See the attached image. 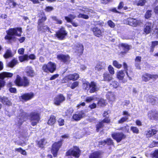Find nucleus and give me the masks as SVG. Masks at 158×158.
<instances>
[{
  "label": "nucleus",
  "mask_w": 158,
  "mask_h": 158,
  "mask_svg": "<svg viewBox=\"0 0 158 158\" xmlns=\"http://www.w3.org/2000/svg\"><path fill=\"white\" fill-rule=\"evenodd\" d=\"M0 102L3 105L7 106H11L12 103L8 98L6 96L1 97L0 96Z\"/></svg>",
  "instance_id": "obj_16"
},
{
  "label": "nucleus",
  "mask_w": 158,
  "mask_h": 158,
  "mask_svg": "<svg viewBox=\"0 0 158 158\" xmlns=\"http://www.w3.org/2000/svg\"><path fill=\"white\" fill-rule=\"evenodd\" d=\"M113 65L116 67L117 68L119 69L121 68L122 67V65L119 64L118 62L115 60L113 62Z\"/></svg>",
  "instance_id": "obj_53"
},
{
  "label": "nucleus",
  "mask_w": 158,
  "mask_h": 158,
  "mask_svg": "<svg viewBox=\"0 0 158 158\" xmlns=\"http://www.w3.org/2000/svg\"><path fill=\"white\" fill-rule=\"evenodd\" d=\"M89 158H99V152H94L91 153L89 156Z\"/></svg>",
  "instance_id": "obj_38"
},
{
  "label": "nucleus",
  "mask_w": 158,
  "mask_h": 158,
  "mask_svg": "<svg viewBox=\"0 0 158 158\" xmlns=\"http://www.w3.org/2000/svg\"><path fill=\"white\" fill-rule=\"evenodd\" d=\"M106 96L107 99L111 103L115 101L116 99L115 96L113 93H109L106 94Z\"/></svg>",
  "instance_id": "obj_22"
},
{
  "label": "nucleus",
  "mask_w": 158,
  "mask_h": 158,
  "mask_svg": "<svg viewBox=\"0 0 158 158\" xmlns=\"http://www.w3.org/2000/svg\"><path fill=\"white\" fill-rule=\"evenodd\" d=\"M121 46L124 51V52H125V53L127 52L130 49L129 46L127 44H121Z\"/></svg>",
  "instance_id": "obj_40"
},
{
  "label": "nucleus",
  "mask_w": 158,
  "mask_h": 158,
  "mask_svg": "<svg viewBox=\"0 0 158 158\" xmlns=\"http://www.w3.org/2000/svg\"><path fill=\"white\" fill-rule=\"evenodd\" d=\"M12 53L11 50L7 49L3 56L5 59H8L12 56Z\"/></svg>",
  "instance_id": "obj_28"
},
{
  "label": "nucleus",
  "mask_w": 158,
  "mask_h": 158,
  "mask_svg": "<svg viewBox=\"0 0 158 158\" xmlns=\"http://www.w3.org/2000/svg\"><path fill=\"white\" fill-rule=\"evenodd\" d=\"M58 125L60 126H62L64 125V120L61 118H59L57 121Z\"/></svg>",
  "instance_id": "obj_51"
},
{
  "label": "nucleus",
  "mask_w": 158,
  "mask_h": 158,
  "mask_svg": "<svg viewBox=\"0 0 158 158\" xmlns=\"http://www.w3.org/2000/svg\"><path fill=\"white\" fill-rule=\"evenodd\" d=\"M111 85H112V86L115 88H117L118 85V82L115 81H114L112 82L110 84Z\"/></svg>",
  "instance_id": "obj_57"
},
{
  "label": "nucleus",
  "mask_w": 158,
  "mask_h": 158,
  "mask_svg": "<svg viewBox=\"0 0 158 158\" xmlns=\"http://www.w3.org/2000/svg\"><path fill=\"white\" fill-rule=\"evenodd\" d=\"M154 25L152 23L148 22L145 25L144 31L146 34L150 33L151 30L154 27Z\"/></svg>",
  "instance_id": "obj_18"
},
{
  "label": "nucleus",
  "mask_w": 158,
  "mask_h": 158,
  "mask_svg": "<svg viewBox=\"0 0 158 158\" xmlns=\"http://www.w3.org/2000/svg\"><path fill=\"white\" fill-rule=\"evenodd\" d=\"M5 83L6 82L4 80L0 79V90L2 87L5 86Z\"/></svg>",
  "instance_id": "obj_60"
},
{
  "label": "nucleus",
  "mask_w": 158,
  "mask_h": 158,
  "mask_svg": "<svg viewBox=\"0 0 158 158\" xmlns=\"http://www.w3.org/2000/svg\"><path fill=\"white\" fill-rule=\"evenodd\" d=\"M37 17L39 18L37 21V30L38 31L45 32L47 30L49 31V28L45 25V22L47 20V17L44 12L42 11L39 13Z\"/></svg>",
  "instance_id": "obj_2"
},
{
  "label": "nucleus",
  "mask_w": 158,
  "mask_h": 158,
  "mask_svg": "<svg viewBox=\"0 0 158 158\" xmlns=\"http://www.w3.org/2000/svg\"><path fill=\"white\" fill-rule=\"evenodd\" d=\"M36 143L37 146L42 149L44 148L47 142L45 138H43L39 140H36Z\"/></svg>",
  "instance_id": "obj_17"
},
{
  "label": "nucleus",
  "mask_w": 158,
  "mask_h": 158,
  "mask_svg": "<svg viewBox=\"0 0 158 158\" xmlns=\"http://www.w3.org/2000/svg\"><path fill=\"white\" fill-rule=\"evenodd\" d=\"M100 143L102 145H105L106 143L108 145H111L113 144V142L111 139L109 138L107 139L106 140L102 141L101 142H99V144Z\"/></svg>",
  "instance_id": "obj_33"
},
{
  "label": "nucleus",
  "mask_w": 158,
  "mask_h": 158,
  "mask_svg": "<svg viewBox=\"0 0 158 158\" xmlns=\"http://www.w3.org/2000/svg\"><path fill=\"white\" fill-rule=\"evenodd\" d=\"M152 10H148L146 12L145 14V18L146 19H148L152 15Z\"/></svg>",
  "instance_id": "obj_48"
},
{
  "label": "nucleus",
  "mask_w": 158,
  "mask_h": 158,
  "mask_svg": "<svg viewBox=\"0 0 158 158\" xmlns=\"http://www.w3.org/2000/svg\"><path fill=\"white\" fill-rule=\"evenodd\" d=\"M51 18L53 21L56 22V23L57 24H61L62 23V21L59 19L56 16H52Z\"/></svg>",
  "instance_id": "obj_37"
},
{
  "label": "nucleus",
  "mask_w": 158,
  "mask_h": 158,
  "mask_svg": "<svg viewBox=\"0 0 158 158\" xmlns=\"http://www.w3.org/2000/svg\"><path fill=\"white\" fill-rule=\"evenodd\" d=\"M124 3L123 2H120L118 6V10H120L123 8V6H124Z\"/></svg>",
  "instance_id": "obj_64"
},
{
  "label": "nucleus",
  "mask_w": 158,
  "mask_h": 158,
  "mask_svg": "<svg viewBox=\"0 0 158 158\" xmlns=\"http://www.w3.org/2000/svg\"><path fill=\"white\" fill-rule=\"evenodd\" d=\"M150 156L152 158H158V149L156 150L153 153H151Z\"/></svg>",
  "instance_id": "obj_45"
},
{
  "label": "nucleus",
  "mask_w": 158,
  "mask_h": 158,
  "mask_svg": "<svg viewBox=\"0 0 158 158\" xmlns=\"http://www.w3.org/2000/svg\"><path fill=\"white\" fill-rule=\"evenodd\" d=\"M148 116L150 118L158 120V111L153 113L152 111H150L148 113Z\"/></svg>",
  "instance_id": "obj_24"
},
{
  "label": "nucleus",
  "mask_w": 158,
  "mask_h": 158,
  "mask_svg": "<svg viewBox=\"0 0 158 158\" xmlns=\"http://www.w3.org/2000/svg\"><path fill=\"white\" fill-rule=\"evenodd\" d=\"M108 69L109 73L113 75L114 73V69L111 65H109L108 68Z\"/></svg>",
  "instance_id": "obj_55"
},
{
  "label": "nucleus",
  "mask_w": 158,
  "mask_h": 158,
  "mask_svg": "<svg viewBox=\"0 0 158 158\" xmlns=\"http://www.w3.org/2000/svg\"><path fill=\"white\" fill-rule=\"evenodd\" d=\"M113 138L117 142H120L123 139L126 137V136L122 132L114 133L112 134Z\"/></svg>",
  "instance_id": "obj_13"
},
{
  "label": "nucleus",
  "mask_w": 158,
  "mask_h": 158,
  "mask_svg": "<svg viewBox=\"0 0 158 158\" xmlns=\"http://www.w3.org/2000/svg\"><path fill=\"white\" fill-rule=\"evenodd\" d=\"M27 77H33L35 75V74L33 68L31 66H27L25 70Z\"/></svg>",
  "instance_id": "obj_14"
},
{
  "label": "nucleus",
  "mask_w": 158,
  "mask_h": 158,
  "mask_svg": "<svg viewBox=\"0 0 158 158\" xmlns=\"http://www.w3.org/2000/svg\"><path fill=\"white\" fill-rule=\"evenodd\" d=\"M142 79L143 81L147 82L150 79V74L148 73H145L143 74Z\"/></svg>",
  "instance_id": "obj_29"
},
{
  "label": "nucleus",
  "mask_w": 158,
  "mask_h": 158,
  "mask_svg": "<svg viewBox=\"0 0 158 158\" xmlns=\"http://www.w3.org/2000/svg\"><path fill=\"white\" fill-rule=\"evenodd\" d=\"M9 2L10 4V3H11V6H12V8H14L17 5L16 3L13 0H9Z\"/></svg>",
  "instance_id": "obj_58"
},
{
  "label": "nucleus",
  "mask_w": 158,
  "mask_h": 158,
  "mask_svg": "<svg viewBox=\"0 0 158 158\" xmlns=\"http://www.w3.org/2000/svg\"><path fill=\"white\" fill-rule=\"evenodd\" d=\"M68 35V32L65 28L62 27L59 28L55 34V37L59 40H63L65 39Z\"/></svg>",
  "instance_id": "obj_7"
},
{
  "label": "nucleus",
  "mask_w": 158,
  "mask_h": 158,
  "mask_svg": "<svg viewBox=\"0 0 158 158\" xmlns=\"http://www.w3.org/2000/svg\"><path fill=\"white\" fill-rule=\"evenodd\" d=\"M125 73L123 70L119 71L117 73V77L119 80H122L125 76Z\"/></svg>",
  "instance_id": "obj_34"
},
{
  "label": "nucleus",
  "mask_w": 158,
  "mask_h": 158,
  "mask_svg": "<svg viewBox=\"0 0 158 158\" xmlns=\"http://www.w3.org/2000/svg\"><path fill=\"white\" fill-rule=\"evenodd\" d=\"M18 63L17 60L15 58H13L8 64V66L10 68L13 67L15 65Z\"/></svg>",
  "instance_id": "obj_27"
},
{
  "label": "nucleus",
  "mask_w": 158,
  "mask_h": 158,
  "mask_svg": "<svg viewBox=\"0 0 158 158\" xmlns=\"http://www.w3.org/2000/svg\"><path fill=\"white\" fill-rule=\"evenodd\" d=\"M9 90L11 93H16L17 92V89L15 88L10 87L9 88Z\"/></svg>",
  "instance_id": "obj_63"
},
{
  "label": "nucleus",
  "mask_w": 158,
  "mask_h": 158,
  "mask_svg": "<svg viewBox=\"0 0 158 158\" xmlns=\"http://www.w3.org/2000/svg\"><path fill=\"white\" fill-rule=\"evenodd\" d=\"M79 18H82L85 19H88L89 17L88 15H85L84 14L80 13L78 16Z\"/></svg>",
  "instance_id": "obj_47"
},
{
  "label": "nucleus",
  "mask_w": 158,
  "mask_h": 158,
  "mask_svg": "<svg viewBox=\"0 0 158 158\" xmlns=\"http://www.w3.org/2000/svg\"><path fill=\"white\" fill-rule=\"evenodd\" d=\"M31 121H35L39 122L40 120V114L37 112H32L30 114Z\"/></svg>",
  "instance_id": "obj_15"
},
{
  "label": "nucleus",
  "mask_w": 158,
  "mask_h": 158,
  "mask_svg": "<svg viewBox=\"0 0 158 158\" xmlns=\"http://www.w3.org/2000/svg\"><path fill=\"white\" fill-rule=\"evenodd\" d=\"M123 68L124 69V71H125V73H126L127 76L129 78L130 80H131V78L130 76L131 74H129L127 72L128 65H127V64L126 63H125V62L123 63Z\"/></svg>",
  "instance_id": "obj_36"
},
{
  "label": "nucleus",
  "mask_w": 158,
  "mask_h": 158,
  "mask_svg": "<svg viewBox=\"0 0 158 158\" xmlns=\"http://www.w3.org/2000/svg\"><path fill=\"white\" fill-rule=\"evenodd\" d=\"M84 87H85V90H88L91 88L89 90V93H92L94 92L96 90V86L94 81H91L90 83L89 82L86 81L83 83Z\"/></svg>",
  "instance_id": "obj_9"
},
{
  "label": "nucleus",
  "mask_w": 158,
  "mask_h": 158,
  "mask_svg": "<svg viewBox=\"0 0 158 158\" xmlns=\"http://www.w3.org/2000/svg\"><path fill=\"white\" fill-rule=\"evenodd\" d=\"M70 81H75L77 80L80 77L79 74L77 73H74L68 75Z\"/></svg>",
  "instance_id": "obj_25"
},
{
  "label": "nucleus",
  "mask_w": 158,
  "mask_h": 158,
  "mask_svg": "<svg viewBox=\"0 0 158 158\" xmlns=\"http://www.w3.org/2000/svg\"><path fill=\"white\" fill-rule=\"evenodd\" d=\"M126 23L130 26L135 27L140 25L142 23L140 19H137L132 18H128L126 20Z\"/></svg>",
  "instance_id": "obj_10"
},
{
  "label": "nucleus",
  "mask_w": 158,
  "mask_h": 158,
  "mask_svg": "<svg viewBox=\"0 0 158 158\" xmlns=\"http://www.w3.org/2000/svg\"><path fill=\"white\" fill-rule=\"evenodd\" d=\"M103 79L105 81H109L112 80L113 77L112 76L108 73H104L103 75Z\"/></svg>",
  "instance_id": "obj_31"
},
{
  "label": "nucleus",
  "mask_w": 158,
  "mask_h": 158,
  "mask_svg": "<svg viewBox=\"0 0 158 158\" xmlns=\"http://www.w3.org/2000/svg\"><path fill=\"white\" fill-rule=\"evenodd\" d=\"M156 130L149 129L148 130L146 133V136L148 137H150L155 134L158 131V125L156 126Z\"/></svg>",
  "instance_id": "obj_23"
},
{
  "label": "nucleus",
  "mask_w": 158,
  "mask_h": 158,
  "mask_svg": "<svg viewBox=\"0 0 158 158\" xmlns=\"http://www.w3.org/2000/svg\"><path fill=\"white\" fill-rule=\"evenodd\" d=\"M62 82L63 83H66L68 81H70L69 78L67 75L65 76L62 80Z\"/></svg>",
  "instance_id": "obj_52"
},
{
  "label": "nucleus",
  "mask_w": 158,
  "mask_h": 158,
  "mask_svg": "<svg viewBox=\"0 0 158 158\" xmlns=\"http://www.w3.org/2000/svg\"><path fill=\"white\" fill-rule=\"evenodd\" d=\"M150 79H152L155 80L158 78V75L157 74H150Z\"/></svg>",
  "instance_id": "obj_62"
},
{
  "label": "nucleus",
  "mask_w": 158,
  "mask_h": 158,
  "mask_svg": "<svg viewBox=\"0 0 158 158\" xmlns=\"http://www.w3.org/2000/svg\"><path fill=\"white\" fill-rule=\"evenodd\" d=\"M141 57L139 56H136L135 60V66L136 69H140V64Z\"/></svg>",
  "instance_id": "obj_26"
},
{
  "label": "nucleus",
  "mask_w": 158,
  "mask_h": 158,
  "mask_svg": "<svg viewBox=\"0 0 158 158\" xmlns=\"http://www.w3.org/2000/svg\"><path fill=\"white\" fill-rule=\"evenodd\" d=\"M7 34L4 39L8 41V43L11 44L12 42H15L17 38L15 36L20 37L21 36L22 29L21 27H17L10 28L6 31Z\"/></svg>",
  "instance_id": "obj_1"
},
{
  "label": "nucleus",
  "mask_w": 158,
  "mask_h": 158,
  "mask_svg": "<svg viewBox=\"0 0 158 158\" xmlns=\"http://www.w3.org/2000/svg\"><path fill=\"white\" fill-rule=\"evenodd\" d=\"M13 74L8 72H2L0 73V79L4 80L5 78H11L12 77Z\"/></svg>",
  "instance_id": "obj_19"
},
{
  "label": "nucleus",
  "mask_w": 158,
  "mask_h": 158,
  "mask_svg": "<svg viewBox=\"0 0 158 158\" xmlns=\"http://www.w3.org/2000/svg\"><path fill=\"white\" fill-rule=\"evenodd\" d=\"M146 2L145 0H139L136 3L134 2V5H135L143 6L144 5Z\"/></svg>",
  "instance_id": "obj_39"
},
{
  "label": "nucleus",
  "mask_w": 158,
  "mask_h": 158,
  "mask_svg": "<svg viewBox=\"0 0 158 158\" xmlns=\"http://www.w3.org/2000/svg\"><path fill=\"white\" fill-rule=\"evenodd\" d=\"M19 60L21 62H23L25 61L28 60V56L27 54H24L23 56H19Z\"/></svg>",
  "instance_id": "obj_35"
},
{
  "label": "nucleus",
  "mask_w": 158,
  "mask_h": 158,
  "mask_svg": "<svg viewBox=\"0 0 158 158\" xmlns=\"http://www.w3.org/2000/svg\"><path fill=\"white\" fill-rule=\"evenodd\" d=\"M131 131L134 133L138 134L139 133V130L136 127H132L131 128Z\"/></svg>",
  "instance_id": "obj_50"
},
{
  "label": "nucleus",
  "mask_w": 158,
  "mask_h": 158,
  "mask_svg": "<svg viewBox=\"0 0 158 158\" xmlns=\"http://www.w3.org/2000/svg\"><path fill=\"white\" fill-rule=\"evenodd\" d=\"M79 84V82L78 81H74L70 87L72 89H74L75 88L78 86Z\"/></svg>",
  "instance_id": "obj_44"
},
{
  "label": "nucleus",
  "mask_w": 158,
  "mask_h": 158,
  "mask_svg": "<svg viewBox=\"0 0 158 158\" xmlns=\"http://www.w3.org/2000/svg\"><path fill=\"white\" fill-rule=\"evenodd\" d=\"M60 137L61 139L57 142H54L52 146L51 152L54 157L57 156L58 152L62 145L64 139H68L69 135L68 134H65L62 135Z\"/></svg>",
  "instance_id": "obj_3"
},
{
  "label": "nucleus",
  "mask_w": 158,
  "mask_h": 158,
  "mask_svg": "<svg viewBox=\"0 0 158 158\" xmlns=\"http://www.w3.org/2000/svg\"><path fill=\"white\" fill-rule=\"evenodd\" d=\"M107 104L106 100L102 98H101L99 99V105L102 106H104Z\"/></svg>",
  "instance_id": "obj_49"
},
{
  "label": "nucleus",
  "mask_w": 158,
  "mask_h": 158,
  "mask_svg": "<svg viewBox=\"0 0 158 158\" xmlns=\"http://www.w3.org/2000/svg\"><path fill=\"white\" fill-rule=\"evenodd\" d=\"M128 117L127 116L123 117L118 121V123H122L124 122H127L128 119Z\"/></svg>",
  "instance_id": "obj_41"
},
{
  "label": "nucleus",
  "mask_w": 158,
  "mask_h": 158,
  "mask_svg": "<svg viewBox=\"0 0 158 158\" xmlns=\"http://www.w3.org/2000/svg\"><path fill=\"white\" fill-rule=\"evenodd\" d=\"M108 25L111 28H113L115 27V24L112 21L109 20L108 21Z\"/></svg>",
  "instance_id": "obj_56"
},
{
  "label": "nucleus",
  "mask_w": 158,
  "mask_h": 158,
  "mask_svg": "<svg viewBox=\"0 0 158 158\" xmlns=\"http://www.w3.org/2000/svg\"><path fill=\"white\" fill-rule=\"evenodd\" d=\"M34 96V94L33 92L25 93L20 96V99L23 101L27 102L31 99Z\"/></svg>",
  "instance_id": "obj_12"
},
{
  "label": "nucleus",
  "mask_w": 158,
  "mask_h": 158,
  "mask_svg": "<svg viewBox=\"0 0 158 158\" xmlns=\"http://www.w3.org/2000/svg\"><path fill=\"white\" fill-rule=\"evenodd\" d=\"M59 74H56L52 75L49 78V80H55L56 78L58 77Z\"/></svg>",
  "instance_id": "obj_61"
},
{
  "label": "nucleus",
  "mask_w": 158,
  "mask_h": 158,
  "mask_svg": "<svg viewBox=\"0 0 158 158\" xmlns=\"http://www.w3.org/2000/svg\"><path fill=\"white\" fill-rule=\"evenodd\" d=\"M19 120L17 122V124L19 126H21L23 122L25 121V120H23V119H22L21 118H19Z\"/></svg>",
  "instance_id": "obj_59"
},
{
  "label": "nucleus",
  "mask_w": 158,
  "mask_h": 158,
  "mask_svg": "<svg viewBox=\"0 0 158 158\" xmlns=\"http://www.w3.org/2000/svg\"><path fill=\"white\" fill-rule=\"evenodd\" d=\"M54 10V8L53 7L51 6H46L44 9V10L46 12H50Z\"/></svg>",
  "instance_id": "obj_42"
},
{
  "label": "nucleus",
  "mask_w": 158,
  "mask_h": 158,
  "mask_svg": "<svg viewBox=\"0 0 158 158\" xmlns=\"http://www.w3.org/2000/svg\"><path fill=\"white\" fill-rule=\"evenodd\" d=\"M157 99V98L154 96H149L148 99L147 101L154 105L156 104Z\"/></svg>",
  "instance_id": "obj_32"
},
{
  "label": "nucleus",
  "mask_w": 158,
  "mask_h": 158,
  "mask_svg": "<svg viewBox=\"0 0 158 158\" xmlns=\"http://www.w3.org/2000/svg\"><path fill=\"white\" fill-rule=\"evenodd\" d=\"M110 120L108 118V117H106L103 120L102 122H99V128L103 126L102 124V122L108 123L109 122Z\"/></svg>",
  "instance_id": "obj_46"
},
{
  "label": "nucleus",
  "mask_w": 158,
  "mask_h": 158,
  "mask_svg": "<svg viewBox=\"0 0 158 158\" xmlns=\"http://www.w3.org/2000/svg\"><path fill=\"white\" fill-rule=\"evenodd\" d=\"M56 117L53 115H51L48 119L47 124L50 126H53L56 122Z\"/></svg>",
  "instance_id": "obj_21"
},
{
  "label": "nucleus",
  "mask_w": 158,
  "mask_h": 158,
  "mask_svg": "<svg viewBox=\"0 0 158 158\" xmlns=\"http://www.w3.org/2000/svg\"><path fill=\"white\" fill-rule=\"evenodd\" d=\"M15 85L17 87H27L30 85L29 80L25 76L22 77L19 75H17L16 78L14 82Z\"/></svg>",
  "instance_id": "obj_4"
},
{
  "label": "nucleus",
  "mask_w": 158,
  "mask_h": 158,
  "mask_svg": "<svg viewBox=\"0 0 158 158\" xmlns=\"http://www.w3.org/2000/svg\"><path fill=\"white\" fill-rule=\"evenodd\" d=\"M65 100V98L62 94L57 95L54 98V104L56 106H59Z\"/></svg>",
  "instance_id": "obj_11"
},
{
  "label": "nucleus",
  "mask_w": 158,
  "mask_h": 158,
  "mask_svg": "<svg viewBox=\"0 0 158 158\" xmlns=\"http://www.w3.org/2000/svg\"><path fill=\"white\" fill-rule=\"evenodd\" d=\"M94 34L97 37H99V29L98 27H94L92 28Z\"/></svg>",
  "instance_id": "obj_43"
},
{
  "label": "nucleus",
  "mask_w": 158,
  "mask_h": 158,
  "mask_svg": "<svg viewBox=\"0 0 158 158\" xmlns=\"http://www.w3.org/2000/svg\"><path fill=\"white\" fill-rule=\"evenodd\" d=\"M20 113L18 115V117L20 118H21L23 120H26L27 119L29 115L28 113L24 111L23 110L21 109L19 110Z\"/></svg>",
  "instance_id": "obj_20"
},
{
  "label": "nucleus",
  "mask_w": 158,
  "mask_h": 158,
  "mask_svg": "<svg viewBox=\"0 0 158 158\" xmlns=\"http://www.w3.org/2000/svg\"><path fill=\"white\" fill-rule=\"evenodd\" d=\"M82 118V115L81 114H76L73 115L72 118L74 121H78Z\"/></svg>",
  "instance_id": "obj_30"
},
{
  "label": "nucleus",
  "mask_w": 158,
  "mask_h": 158,
  "mask_svg": "<svg viewBox=\"0 0 158 158\" xmlns=\"http://www.w3.org/2000/svg\"><path fill=\"white\" fill-rule=\"evenodd\" d=\"M94 99V98L93 96L87 97L86 98L85 101L87 103H89Z\"/></svg>",
  "instance_id": "obj_54"
},
{
  "label": "nucleus",
  "mask_w": 158,
  "mask_h": 158,
  "mask_svg": "<svg viewBox=\"0 0 158 158\" xmlns=\"http://www.w3.org/2000/svg\"><path fill=\"white\" fill-rule=\"evenodd\" d=\"M42 69L45 73H53L56 69V65L55 63L49 61L47 64L43 65Z\"/></svg>",
  "instance_id": "obj_6"
},
{
  "label": "nucleus",
  "mask_w": 158,
  "mask_h": 158,
  "mask_svg": "<svg viewBox=\"0 0 158 158\" xmlns=\"http://www.w3.org/2000/svg\"><path fill=\"white\" fill-rule=\"evenodd\" d=\"M56 58L64 64H68L71 61L70 57L68 54H60L56 56Z\"/></svg>",
  "instance_id": "obj_8"
},
{
  "label": "nucleus",
  "mask_w": 158,
  "mask_h": 158,
  "mask_svg": "<svg viewBox=\"0 0 158 158\" xmlns=\"http://www.w3.org/2000/svg\"><path fill=\"white\" fill-rule=\"evenodd\" d=\"M81 154V150L79 147L77 146H73L72 148L67 151L65 156H71V157L69 158H73L71 156L75 158H79Z\"/></svg>",
  "instance_id": "obj_5"
}]
</instances>
